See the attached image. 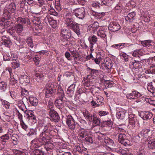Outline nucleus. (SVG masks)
Wrapping results in <instances>:
<instances>
[{"mask_svg": "<svg viewBox=\"0 0 155 155\" xmlns=\"http://www.w3.org/2000/svg\"><path fill=\"white\" fill-rule=\"evenodd\" d=\"M100 119L97 117H94L93 118V122L96 125H98L100 124Z\"/></svg>", "mask_w": 155, "mask_h": 155, "instance_id": "49530a36", "label": "nucleus"}, {"mask_svg": "<svg viewBox=\"0 0 155 155\" xmlns=\"http://www.w3.org/2000/svg\"><path fill=\"white\" fill-rule=\"evenodd\" d=\"M147 89L152 94L153 96H155V88L151 83H149L148 84Z\"/></svg>", "mask_w": 155, "mask_h": 155, "instance_id": "c756f323", "label": "nucleus"}, {"mask_svg": "<svg viewBox=\"0 0 155 155\" xmlns=\"http://www.w3.org/2000/svg\"><path fill=\"white\" fill-rule=\"evenodd\" d=\"M88 135V133L85 130H82L79 132L78 136L81 138H83L84 137H86Z\"/></svg>", "mask_w": 155, "mask_h": 155, "instance_id": "58836bf2", "label": "nucleus"}, {"mask_svg": "<svg viewBox=\"0 0 155 155\" xmlns=\"http://www.w3.org/2000/svg\"><path fill=\"white\" fill-rule=\"evenodd\" d=\"M49 138L48 134L43 131L40 135L38 141L41 143V144L45 145L48 142V140H49Z\"/></svg>", "mask_w": 155, "mask_h": 155, "instance_id": "1a4fd4ad", "label": "nucleus"}, {"mask_svg": "<svg viewBox=\"0 0 155 155\" xmlns=\"http://www.w3.org/2000/svg\"><path fill=\"white\" fill-rule=\"evenodd\" d=\"M20 125L23 129L25 131L27 130L28 128V126L24 123L23 121H22L20 122Z\"/></svg>", "mask_w": 155, "mask_h": 155, "instance_id": "774afa93", "label": "nucleus"}, {"mask_svg": "<svg viewBox=\"0 0 155 155\" xmlns=\"http://www.w3.org/2000/svg\"><path fill=\"white\" fill-rule=\"evenodd\" d=\"M71 31L69 29H62L61 30V36L65 39H69L71 37Z\"/></svg>", "mask_w": 155, "mask_h": 155, "instance_id": "ddd939ff", "label": "nucleus"}, {"mask_svg": "<svg viewBox=\"0 0 155 155\" xmlns=\"http://www.w3.org/2000/svg\"><path fill=\"white\" fill-rule=\"evenodd\" d=\"M97 29L95 27V25L94 24L90 25L88 27V29L89 31L94 32L95 30Z\"/></svg>", "mask_w": 155, "mask_h": 155, "instance_id": "13d9d810", "label": "nucleus"}, {"mask_svg": "<svg viewBox=\"0 0 155 155\" xmlns=\"http://www.w3.org/2000/svg\"><path fill=\"white\" fill-rule=\"evenodd\" d=\"M29 101L31 104L33 106H36L38 104V100L36 97H29Z\"/></svg>", "mask_w": 155, "mask_h": 155, "instance_id": "5701e85b", "label": "nucleus"}, {"mask_svg": "<svg viewBox=\"0 0 155 155\" xmlns=\"http://www.w3.org/2000/svg\"><path fill=\"white\" fill-rule=\"evenodd\" d=\"M104 141L107 144H108L110 146H113L114 144L113 140L108 137H107V139L104 140Z\"/></svg>", "mask_w": 155, "mask_h": 155, "instance_id": "5fc2aeb1", "label": "nucleus"}, {"mask_svg": "<svg viewBox=\"0 0 155 155\" xmlns=\"http://www.w3.org/2000/svg\"><path fill=\"white\" fill-rule=\"evenodd\" d=\"M141 43L143 47L148 48L151 45V42L150 40H145L141 41Z\"/></svg>", "mask_w": 155, "mask_h": 155, "instance_id": "473e14b6", "label": "nucleus"}, {"mask_svg": "<svg viewBox=\"0 0 155 155\" xmlns=\"http://www.w3.org/2000/svg\"><path fill=\"white\" fill-rule=\"evenodd\" d=\"M48 22L52 27L54 28H55L56 27V21L55 20L50 19L48 20Z\"/></svg>", "mask_w": 155, "mask_h": 155, "instance_id": "09e8293b", "label": "nucleus"}, {"mask_svg": "<svg viewBox=\"0 0 155 155\" xmlns=\"http://www.w3.org/2000/svg\"><path fill=\"white\" fill-rule=\"evenodd\" d=\"M69 51L73 57L74 58V60L79 61L81 59V57L76 49L72 50V49H70Z\"/></svg>", "mask_w": 155, "mask_h": 155, "instance_id": "a211bd4d", "label": "nucleus"}, {"mask_svg": "<svg viewBox=\"0 0 155 155\" xmlns=\"http://www.w3.org/2000/svg\"><path fill=\"white\" fill-rule=\"evenodd\" d=\"M120 26L116 21L111 22L109 25V30L111 31L115 32L118 31L120 28Z\"/></svg>", "mask_w": 155, "mask_h": 155, "instance_id": "9d476101", "label": "nucleus"}, {"mask_svg": "<svg viewBox=\"0 0 155 155\" xmlns=\"http://www.w3.org/2000/svg\"><path fill=\"white\" fill-rule=\"evenodd\" d=\"M97 35L102 38H106V35L105 31H101L100 32H98L97 33Z\"/></svg>", "mask_w": 155, "mask_h": 155, "instance_id": "052dcab7", "label": "nucleus"}, {"mask_svg": "<svg viewBox=\"0 0 155 155\" xmlns=\"http://www.w3.org/2000/svg\"><path fill=\"white\" fill-rule=\"evenodd\" d=\"M55 127L51 123H48L45 126L43 131L46 134H49L51 136H53L55 135L56 133L54 130Z\"/></svg>", "mask_w": 155, "mask_h": 155, "instance_id": "20e7f679", "label": "nucleus"}, {"mask_svg": "<svg viewBox=\"0 0 155 155\" xmlns=\"http://www.w3.org/2000/svg\"><path fill=\"white\" fill-rule=\"evenodd\" d=\"M64 101L63 100V98H59L57 99L55 102V105L58 109L62 108L64 106Z\"/></svg>", "mask_w": 155, "mask_h": 155, "instance_id": "f3484780", "label": "nucleus"}, {"mask_svg": "<svg viewBox=\"0 0 155 155\" xmlns=\"http://www.w3.org/2000/svg\"><path fill=\"white\" fill-rule=\"evenodd\" d=\"M32 22L35 25L36 30H41L42 28V25L41 24L40 20L39 18H35L32 20Z\"/></svg>", "mask_w": 155, "mask_h": 155, "instance_id": "2eb2a0df", "label": "nucleus"}, {"mask_svg": "<svg viewBox=\"0 0 155 155\" xmlns=\"http://www.w3.org/2000/svg\"><path fill=\"white\" fill-rule=\"evenodd\" d=\"M12 43L11 41L10 40H5L3 42V44L6 47L10 46Z\"/></svg>", "mask_w": 155, "mask_h": 155, "instance_id": "69168bd1", "label": "nucleus"}, {"mask_svg": "<svg viewBox=\"0 0 155 155\" xmlns=\"http://www.w3.org/2000/svg\"><path fill=\"white\" fill-rule=\"evenodd\" d=\"M15 28L16 31V32L18 34L21 33L23 30V25L21 24H15Z\"/></svg>", "mask_w": 155, "mask_h": 155, "instance_id": "a878e982", "label": "nucleus"}, {"mask_svg": "<svg viewBox=\"0 0 155 155\" xmlns=\"http://www.w3.org/2000/svg\"><path fill=\"white\" fill-rule=\"evenodd\" d=\"M57 94L59 98H63L64 94L62 88L60 85H58L57 89Z\"/></svg>", "mask_w": 155, "mask_h": 155, "instance_id": "4be33fe9", "label": "nucleus"}, {"mask_svg": "<svg viewBox=\"0 0 155 155\" xmlns=\"http://www.w3.org/2000/svg\"><path fill=\"white\" fill-rule=\"evenodd\" d=\"M118 140V141L125 146L129 145L130 143L129 140L126 139V136L123 133H119Z\"/></svg>", "mask_w": 155, "mask_h": 155, "instance_id": "0eeeda50", "label": "nucleus"}, {"mask_svg": "<svg viewBox=\"0 0 155 155\" xmlns=\"http://www.w3.org/2000/svg\"><path fill=\"white\" fill-rule=\"evenodd\" d=\"M98 39L97 36L94 35L90 36L88 38L90 42L93 43L94 44H95L96 43Z\"/></svg>", "mask_w": 155, "mask_h": 155, "instance_id": "f704fd0d", "label": "nucleus"}, {"mask_svg": "<svg viewBox=\"0 0 155 155\" xmlns=\"http://www.w3.org/2000/svg\"><path fill=\"white\" fill-rule=\"evenodd\" d=\"M53 107L54 104L53 103L49 100L48 103V105L47 108L48 112H49V111L50 110H54V109H52L53 108Z\"/></svg>", "mask_w": 155, "mask_h": 155, "instance_id": "ea45409f", "label": "nucleus"}, {"mask_svg": "<svg viewBox=\"0 0 155 155\" xmlns=\"http://www.w3.org/2000/svg\"><path fill=\"white\" fill-rule=\"evenodd\" d=\"M98 114L100 117L107 115L109 114L108 112L107 111H100L98 112Z\"/></svg>", "mask_w": 155, "mask_h": 155, "instance_id": "680f3d73", "label": "nucleus"}, {"mask_svg": "<svg viewBox=\"0 0 155 155\" xmlns=\"http://www.w3.org/2000/svg\"><path fill=\"white\" fill-rule=\"evenodd\" d=\"M61 42L63 43L62 44L63 45L66 47L69 45L68 42L67 40V39H61Z\"/></svg>", "mask_w": 155, "mask_h": 155, "instance_id": "e2e57ef3", "label": "nucleus"}, {"mask_svg": "<svg viewBox=\"0 0 155 155\" xmlns=\"http://www.w3.org/2000/svg\"><path fill=\"white\" fill-rule=\"evenodd\" d=\"M10 94L11 97L14 99H17V94L14 91H10Z\"/></svg>", "mask_w": 155, "mask_h": 155, "instance_id": "bf43d9fd", "label": "nucleus"}, {"mask_svg": "<svg viewBox=\"0 0 155 155\" xmlns=\"http://www.w3.org/2000/svg\"><path fill=\"white\" fill-rule=\"evenodd\" d=\"M148 146L150 148H154L155 147V139L149 141L148 142Z\"/></svg>", "mask_w": 155, "mask_h": 155, "instance_id": "e433bc0d", "label": "nucleus"}, {"mask_svg": "<svg viewBox=\"0 0 155 155\" xmlns=\"http://www.w3.org/2000/svg\"><path fill=\"white\" fill-rule=\"evenodd\" d=\"M7 87V85L5 82L4 81L0 82V90L1 91H5Z\"/></svg>", "mask_w": 155, "mask_h": 155, "instance_id": "2f4dec72", "label": "nucleus"}, {"mask_svg": "<svg viewBox=\"0 0 155 155\" xmlns=\"http://www.w3.org/2000/svg\"><path fill=\"white\" fill-rule=\"evenodd\" d=\"M142 94L137 91H133L131 93L127 95V97L129 99H135L142 96Z\"/></svg>", "mask_w": 155, "mask_h": 155, "instance_id": "4468645a", "label": "nucleus"}, {"mask_svg": "<svg viewBox=\"0 0 155 155\" xmlns=\"http://www.w3.org/2000/svg\"><path fill=\"white\" fill-rule=\"evenodd\" d=\"M20 81L25 82L26 83H29L30 82L29 78L26 75H21L19 78Z\"/></svg>", "mask_w": 155, "mask_h": 155, "instance_id": "cd10ccee", "label": "nucleus"}, {"mask_svg": "<svg viewBox=\"0 0 155 155\" xmlns=\"http://www.w3.org/2000/svg\"><path fill=\"white\" fill-rule=\"evenodd\" d=\"M37 131L35 129H31L30 132L28 134V135L29 136H34L35 137H36L37 135Z\"/></svg>", "mask_w": 155, "mask_h": 155, "instance_id": "79ce46f5", "label": "nucleus"}, {"mask_svg": "<svg viewBox=\"0 0 155 155\" xmlns=\"http://www.w3.org/2000/svg\"><path fill=\"white\" fill-rule=\"evenodd\" d=\"M31 145L35 148H38L40 146L38 145V142L37 141V139H35L31 142Z\"/></svg>", "mask_w": 155, "mask_h": 155, "instance_id": "864d4df0", "label": "nucleus"}, {"mask_svg": "<svg viewBox=\"0 0 155 155\" xmlns=\"http://www.w3.org/2000/svg\"><path fill=\"white\" fill-rule=\"evenodd\" d=\"M12 67L15 69L18 68L20 66V64L16 60H15L12 63Z\"/></svg>", "mask_w": 155, "mask_h": 155, "instance_id": "de8ad7c7", "label": "nucleus"}, {"mask_svg": "<svg viewBox=\"0 0 155 155\" xmlns=\"http://www.w3.org/2000/svg\"><path fill=\"white\" fill-rule=\"evenodd\" d=\"M113 65L111 63L108 62H106L105 63L101 64V68L103 70H106L108 71L111 69Z\"/></svg>", "mask_w": 155, "mask_h": 155, "instance_id": "aec40b11", "label": "nucleus"}, {"mask_svg": "<svg viewBox=\"0 0 155 155\" xmlns=\"http://www.w3.org/2000/svg\"><path fill=\"white\" fill-rule=\"evenodd\" d=\"M66 123L69 129L72 130H75L76 125L75 120L71 116H68L66 118Z\"/></svg>", "mask_w": 155, "mask_h": 155, "instance_id": "423d86ee", "label": "nucleus"}, {"mask_svg": "<svg viewBox=\"0 0 155 155\" xmlns=\"http://www.w3.org/2000/svg\"><path fill=\"white\" fill-rule=\"evenodd\" d=\"M151 135V132L149 129H145L142 130L138 136L140 137L143 138H148Z\"/></svg>", "mask_w": 155, "mask_h": 155, "instance_id": "9b49d317", "label": "nucleus"}, {"mask_svg": "<svg viewBox=\"0 0 155 155\" xmlns=\"http://www.w3.org/2000/svg\"><path fill=\"white\" fill-rule=\"evenodd\" d=\"M16 9L15 4L14 3H11L7 5L5 8L4 12L3 15L5 18L9 20L12 17V14L14 13Z\"/></svg>", "mask_w": 155, "mask_h": 155, "instance_id": "7ed1b4c3", "label": "nucleus"}, {"mask_svg": "<svg viewBox=\"0 0 155 155\" xmlns=\"http://www.w3.org/2000/svg\"><path fill=\"white\" fill-rule=\"evenodd\" d=\"M57 87V84H56L48 81L45 86L46 97H49L51 96L53 94H54L56 92Z\"/></svg>", "mask_w": 155, "mask_h": 155, "instance_id": "f03ea898", "label": "nucleus"}, {"mask_svg": "<svg viewBox=\"0 0 155 155\" xmlns=\"http://www.w3.org/2000/svg\"><path fill=\"white\" fill-rule=\"evenodd\" d=\"M27 119L30 123L34 124L36 123L37 122L36 116L31 117H27Z\"/></svg>", "mask_w": 155, "mask_h": 155, "instance_id": "4c0bfd02", "label": "nucleus"}, {"mask_svg": "<svg viewBox=\"0 0 155 155\" xmlns=\"http://www.w3.org/2000/svg\"><path fill=\"white\" fill-rule=\"evenodd\" d=\"M140 52V51L139 49L134 50L133 52L132 55L134 57H139V55Z\"/></svg>", "mask_w": 155, "mask_h": 155, "instance_id": "3c124183", "label": "nucleus"}, {"mask_svg": "<svg viewBox=\"0 0 155 155\" xmlns=\"http://www.w3.org/2000/svg\"><path fill=\"white\" fill-rule=\"evenodd\" d=\"M122 5L120 3H119L114 8V10L117 12H120L121 10Z\"/></svg>", "mask_w": 155, "mask_h": 155, "instance_id": "a18cd8bd", "label": "nucleus"}, {"mask_svg": "<svg viewBox=\"0 0 155 155\" xmlns=\"http://www.w3.org/2000/svg\"><path fill=\"white\" fill-rule=\"evenodd\" d=\"M129 120L128 127L129 128L132 129L135 127V123L137 120V117L134 114H130L129 115Z\"/></svg>", "mask_w": 155, "mask_h": 155, "instance_id": "6e6552de", "label": "nucleus"}, {"mask_svg": "<svg viewBox=\"0 0 155 155\" xmlns=\"http://www.w3.org/2000/svg\"><path fill=\"white\" fill-rule=\"evenodd\" d=\"M10 139V135L8 134H4L0 137V141L3 145L6 144L7 140Z\"/></svg>", "mask_w": 155, "mask_h": 155, "instance_id": "6ab92c4d", "label": "nucleus"}, {"mask_svg": "<svg viewBox=\"0 0 155 155\" xmlns=\"http://www.w3.org/2000/svg\"><path fill=\"white\" fill-rule=\"evenodd\" d=\"M35 154L33 155H41L44 154V153L42 151L38 149L35 150H34Z\"/></svg>", "mask_w": 155, "mask_h": 155, "instance_id": "338daca9", "label": "nucleus"}, {"mask_svg": "<svg viewBox=\"0 0 155 155\" xmlns=\"http://www.w3.org/2000/svg\"><path fill=\"white\" fill-rule=\"evenodd\" d=\"M65 24L69 28L72 29L78 36H81L79 25L75 22L71 16L70 17H66L65 20Z\"/></svg>", "mask_w": 155, "mask_h": 155, "instance_id": "f257e3e1", "label": "nucleus"}, {"mask_svg": "<svg viewBox=\"0 0 155 155\" xmlns=\"http://www.w3.org/2000/svg\"><path fill=\"white\" fill-rule=\"evenodd\" d=\"M74 15L75 16L80 19H83L85 16V12L83 8H78L75 10Z\"/></svg>", "mask_w": 155, "mask_h": 155, "instance_id": "f8f14e48", "label": "nucleus"}, {"mask_svg": "<svg viewBox=\"0 0 155 155\" xmlns=\"http://www.w3.org/2000/svg\"><path fill=\"white\" fill-rule=\"evenodd\" d=\"M34 71L36 80L38 82L42 81L44 78V75L41 73L37 72L36 69H35Z\"/></svg>", "mask_w": 155, "mask_h": 155, "instance_id": "b1692460", "label": "nucleus"}, {"mask_svg": "<svg viewBox=\"0 0 155 155\" xmlns=\"http://www.w3.org/2000/svg\"><path fill=\"white\" fill-rule=\"evenodd\" d=\"M141 62L138 61L134 60V62H131L130 63L133 66L134 69H140L142 68Z\"/></svg>", "mask_w": 155, "mask_h": 155, "instance_id": "393cba45", "label": "nucleus"}, {"mask_svg": "<svg viewBox=\"0 0 155 155\" xmlns=\"http://www.w3.org/2000/svg\"><path fill=\"white\" fill-rule=\"evenodd\" d=\"M104 84L105 86L107 87H110L112 86L113 82H111L110 81H106L104 82Z\"/></svg>", "mask_w": 155, "mask_h": 155, "instance_id": "0e129e2a", "label": "nucleus"}, {"mask_svg": "<svg viewBox=\"0 0 155 155\" xmlns=\"http://www.w3.org/2000/svg\"><path fill=\"white\" fill-rule=\"evenodd\" d=\"M111 2V0H101V6L103 5L109 6Z\"/></svg>", "mask_w": 155, "mask_h": 155, "instance_id": "a19ab883", "label": "nucleus"}, {"mask_svg": "<svg viewBox=\"0 0 155 155\" xmlns=\"http://www.w3.org/2000/svg\"><path fill=\"white\" fill-rule=\"evenodd\" d=\"M17 22L18 24L21 23L23 25L26 24L27 25H28L30 23V20L28 18H23L21 17H18L17 19Z\"/></svg>", "mask_w": 155, "mask_h": 155, "instance_id": "412c9836", "label": "nucleus"}, {"mask_svg": "<svg viewBox=\"0 0 155 155\" xmlns=\"http://www.w3.org/2000/svg\"><path fill=\"white\" fill-rule=\"evenodd\" d=\"M104 124H105L106 127L111 128L113 124L112 121L111 120L105 121L104 122Z\"/></svg>", "mask_w": 155, "mask_h": 155, "instance_id": "603ef678", "label": "nucleus"}, {"mask_svg": "<svg viewBox=\"0 0 155 155\" xmlns=\"http://www.w3.org/2000/svg\"><path fill=\"white\" fill-rule=\"evenodd\" d=\"M116 115L118 118L122 120L125 116V112L123 110L117 112Z\"/></svg>", "mask_w": 155, "mask_h": 155, "instance_id": "7c9ffc66", "label": "nucleus"}, {"mask_svg": "<svg viewBox=\"0 0 155 155\" xmlns=\"http://www.w3.org/2000/svg\"><path fill=\"white\" fill-rule=\"evenodd\" d=\"M86 70L88 72V73L91 75H93L94 74L97 75L99 73L98 70L92 69L88 67H87Z\"/></svg>", "mask_w": 155, "mask_h": 155, "instance_id": "bb28decb", "label": "nucleus"}, {"mask_svg": "<svg viewBox=\"0 0 155 155\" xmlns=\"http://www.w3.org/2000/svg\"><path fill=\"white\" fill-rule=\"evenodd\" d=\"M49 115L51 120L54 122H58L60 120V117L58 113L55 110H50L48 112Z\"/></svg>", "mask_w": 155, "mask_h": 155, "instance_id": "39448f33", "label": "nucleus"}, {"mask_svg": "<svg viewBox=\"0 0 155 155\" xmlns=\"http://www.w3.org/2000/svg\"><path fill=\"white\" fill-rule=\"evenodd\" d=\"M116 130L119 133L124 134L126 132V131L123 128L120 127V126H118L115 128Z\"/></svg>", "mask_w": 155, "mask_h": 155, "instance_id": "6e6d98bb", "label": "nucleus"}, {"mask_svg": "<svg viewBox=\"0 0 155 155\" xmlns=\"http://www.w3.org/2000/svg\"><path fill=\"white\" fill-rule=\"evenodd\" d=\"M120 56L123 57L125 61H127L128 60V56L124 52H121L120 53Z\"/></svg>", "mask_w": 155, "mask_h": 155, "instance_id": "4d7b16f0", "label": "nucleus"}, {"mask_svg": "<svg viewBox=\"0 0 155 155\" xmlns=\"http://www.w3.org/2000/svg\"><path fill=\"white\" fill-rule=\"evenodd\" d=\"M146 73H147L155 74V66L150 67L149 70L146 71Z\"/></svg>", "mask_w": 155, "mask_h": 155, "instance_id": "8fccbe9b", "label": "nucleus"}, {"mask_svg": "<svg viewBox=\"0 0 155 155\" xmlns=\"http://www.w3.org/2000/svg\"><path fill=\"white\" fill-rule=\"evenodd\" d=\"M153 116L151 112L149 111H144L140 114V117L144 120H147L150 119Z\"/></svg>", "mask_w": 155, "mask_h": 155, "instance_id": "dca6fc26", "label": "nucleus"}, {"mask_svg": "<svg viewBox=\"0 0 155 155\" xmlns=\"http://www.w3.org/2000/svg\"><path fill=\"white\" fill-rule=\"evenodd\" d=\"M90 75H87V79L85 80L83 83L84 85L87 87H88L90 85Z\"/></svg>", "mask_w": 155, "mask_h": 155, "instance_id": "37998d69", "label": "nucleus"}, {"mask_svg": "<svg viewBox=\"0 0 155 155\" xmlns=\"http://www.w3.org/2000/svg\"><path fill=\"white\" fill-rule=\"evenodd\" d=\"M136 14L134 12L129 13L126 17L125 19L127 21H129V22L132 21L134 17L135 16Z\"/></svg>", "mask_w": 155, "mask_h": 155, "instance_id": "c85d7f7f", "label": "nucleus"}, {"mask_svg": "<svg viewBox=\"0 0 155 155\" xmlns=\"http://www.w3.org/2000/svg\"><path fill=\"white\" fill-rule=\"evenodd\" d=\"M26 41L29 46L31 48H33L34 47V44L33 43L32 39L31 37L28 38L26 39Z\"/></svg>", "mask_w": 155, "mask_h": 155, "instance_id": "c03bdc74", "label": "nucleus"}, {"mask_svg": "<svg viewBox=\"0 0 155 155\" xmlns=\"http://www.w3.org/2000/svg\"><path fill=\"white\" fill-rule=\"evenodd\" d=\"M49 12L50 14L55 16H57L58 15V13L55 11V10L51 6H50Z\"/></svg>", "mask_w": 155, "mask_h": 155, "instance_id": "c9c22d12", "label": "nucleus"}, {"mask_svg": "<svg viewBox=\"0 0 155 155\" xmlns=\"http://www.w3.org/2000/svg\"><path fill=\"white\" fill-rule=\"evenodd\" d=\"M83 114L84 117L87 120L90 121L92 120V115L90 114L87 111H85L83 112Z\"/></svg>", "mask_w": 155, "mask_h": 155, "instance_id": "72a5a7b5", "label": "nucleus"}]
</instances>
